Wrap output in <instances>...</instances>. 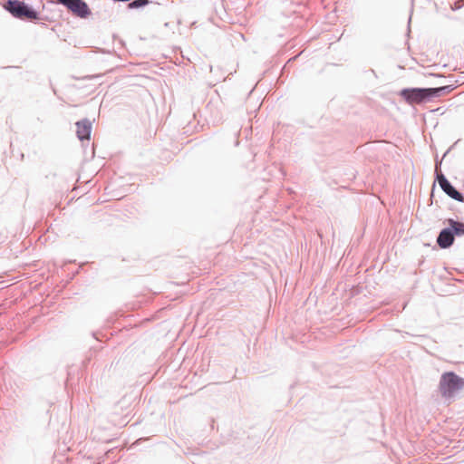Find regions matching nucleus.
Wrapping results in <instances>:
<instances>
[{"instance_id": "3", "label": "nucleus", "mask_w": 464, "mask_h": 464, "mask_svg": "<svg viewBox=\"0 0 464 464\" xmlns=\"http://www.w3.org/2000/svg\"><path fill=\"white\" fill-rule=\"evenodd\" d=\"M400 94L409 103H420L431 100L430 88H405Z\"/></svg>"}, {"instance_id": "7", "label": "nucleus", "mask_w": 464, "mask_h": 464, "mask_svg": "<svg viewBox=\"0 0 464 464\" xmlns=\"http://www.w3.org/2000/svg\"><path fill=\"white\" fill-rule=\"evenodd\" d=\"M77 127L76 134L80 140H90L92 132V122L88 119H83L75 123Z\"/></svg>"}, {"instance_id": "1", "label": "nucleus", "mask_w": 464, "mask_h": 464, "mask_svg": "<svg viewBox=\"0 0 464 464\" xmlns=\"http://www.w3.org/2000/svg\"><path fill=\"white\" fill-rule=\"evenodd\" d=\"M3 7L14 17L35 21L40 19V14L24 2L19 0H7Z\"/></svg>"}, {"instance_id": "2", "label": "nucleus", "mask_w": 464, "mask_h": 464, "mask_svg": "<svg viewBox=\"0 0 464 464\" xmlns=\"http://www.w3.org/2000/svg\"><path fill=\"white\" fill-rule=\"evenodd\" d=\"M439 388L442 397L451 398L464 388V378L454 372H446L440 376Z\"/></svg>"}, {"instance_id": "11", "label": "nucleus", "mask_w": 464, "mask_h": 464, "mask_svg": "<svg viewBox=\"0 0 464 464\" xmlns=\"http://www.w3.org/2000/svg\"><path fill=\"white\" fill-rule=\"evenodd\" d=\"M463 6V0H457L451 5L453 11L459 10Z\"/></svg>"}, {"instance_id": "12", "label": "nucleus", "mask_w": 464, "mask_h": 464, "mask_svg": "<svg viewBox=\"0 0 464 464\" xmlns=\"http://www.w3.org/2000/svg\"><path fill=\"white\" fill-rule=\"evenodd\" d=\"M1 284H2V289L5 287H8L10 285V284H8V282H6L5 280H2Z\"/></svg>"}, {"instance_id": "4", "label": "nucleus", "mask_w": 464, "mask_h": 464, "mask_svg": "<svg viewBox=\"0 0 464 464\" xmlns=\"http://www.w3.org/2000/svg\"><path fill=\"white\" fill-rule=\"evenodd\" d=\"M59 5L65 6L74 16L85 19L92 14L84 0H55Z\"/></svg>"}, {"instance_id": "5", "label": "nucleus", "mask_w": 464, "mask_h": 464, "mask_svg": "<svg viewBox=\"0 0 464 464\" xmlns=\"http://www.w3.org/2000/svg\"><path fill=\"white\" fill-rule=\"evenodd\" d=\"M436 181L439 183L443 192L450 198L459 202H464L463 194L459 192L441 172H439L438 169H436Z\"/></svg>"}, {"instance_id": "8", "label": "nucleus", "mask_w": 464, "mask_h": 464, "mask_svg": "<svg viewBox=\"0 0 464 464\" xmlns=\"http://www.w3.org/2000/svg\"><path fill=\"white\" fill-rule=\"evenodd\" d=\"M446 223L450 227L454 237L464 236V222L448 218L446 219Z\"/></svg>"}, {"instance_id": "9", "label": "nucleus", "mask_w": 464, "mask_h": 464, "mask_svg": "<svg viewBox=\"0 0 464 464\" xmlns=\"http://www.w3.org/2000/svg\"><path fill=\"white\" fill-rule=\"evenodd\" d=\"M452 90L450 85H445L436 88H430V92L431 99L435 97H440L443 94L449 93Z\"/></svg>"}, {"instance_id": "6", "label": "nucleus", "mask_w": 464, "mask_h": 464, "mask_svg": "<svg viewBox=\"0 0 464 464\" xmlns=\"http://www.w3.org/2000/svg\"><path fill=\"white\" fill-rule=\"evenodd\" d=\"M454 241L455 237L449 226L441 229L437 237V244L442 249L450 247Z\"/></svg>"}, {"instance_id": "10", "label": "nucleus", "mask_w": 464, "mask_h": 464, "mask_svg": "<svg viewBox=\"0 0 464 464\" xmlns=\"http://www.w3.org/2000/svg\"><path fill=\"white\" fill-rule=\"evenodd\" d=\"M150 0H133L128 4V8L136 9L146 6Z\"/></svg>"}]
</instances>
